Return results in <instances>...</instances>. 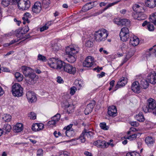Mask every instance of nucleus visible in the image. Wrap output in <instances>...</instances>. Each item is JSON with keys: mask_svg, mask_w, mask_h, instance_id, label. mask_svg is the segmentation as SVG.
<instances>
[{"mask_svg": "<svg viewBox=\"0 0 156 156\" xmlns=\"http://www.w3.org/2000/svg\"><path fill=\"white\" fill-rule=\"evenodd\" d=\"M79 51V48H70L68 47L66 49V52L68 57L66 58V60L69 62L73 63L76 60L75 55Z\"/></svg>", "mask_w": 156, "mask_h": 156, "instance_id": "nucleus-1", "label": "nucleus"}, {"mask_svg": "<svg viewBox=\"0 0 156 156\" xmlns=\"http://www.w3.org/2000/svg\"><path fill=\"white\" fill-rule=\"evenodd\" d=\"M94 39L97 41L100 42L104 41L108 36L107 31L104 29H102L96 31L94 33Z\"/></svg>", "mask_w": 156, "mask_h": 156, "instance_id": "nucleus-2", "label": "nucleus"}, {"mask_svg": "<svg viewBox=\"0 0 156 156\" xmlns=\"http://www.w3.org/2000/svg\"><path fill=\"white\" fill-rule=\"evenodd\" d=\"M156 106L155 101L152 98H150L147 100V105L144 106L143 107V109L145 113L150 112H152Z\"/></svg>", "mask_w": 156, "mask_h": 156, "instance_id": "nucleus-3", "label": "nucleus"}, {"mask_svg": "<svg viewBox=\"0 0 156 156\" xmlns=\"http://www.w3.org/2000/svg\"><path fill=\"white\" fill-rule=\"evenodd\" d=\"M12 92L14 96L20 97L23 95V88L19 84L16 83L12 86Z\"/></svg>", "mask_w": 156, "mask_h": 156, "instance_id": "nucleus-4", "label": "nucleus"}, {"mask_svg": "<svg viewBox=\"0 0 156 156\" xmlns=\"http://www.w3.org/2000/svg\"><path fill=\"white\" fill-rule=\"evenodd\" d=\"M62 62L58 59L52 58L49 59L48 64L51 68L60 69H61Z\"/></svg>", "mask_w": 156, "mask_h": 156, "instance_id": "nucleus-5", "label": "nucleus"}, {"mask_svg": "<svg viewBox=\"0 0 156 156\" xmlns=\"http://www.w3.org/2000/svg\"><path fill=\"white\" fill-rule=\"evenodd\" d=\"M61 67V69H60L61 70L70 74H74L76 72L75 67L69 64L63 62H62Z\"/></svg>", "mask_w": 156, "mask_h": 156, "instance_id": "nucleus-6", "label": "nucleus"}, {"mask_svg": "<svg viewBox=\"0 0 156 156\" xmlns=\"http://www.w3.org/2000/svg\"><path fill=\"white\" fill-rule=\"evenodd\" d=\"M22 10L28 9L30 6V2L29 0H20L17 6Z\"/></svg>", "mask_w": 156, "mask_h": 156, "instance_id": "nucleus-7", "label": "nucleus"}, {"mask_svg": "<svg viewBox=\"0 0 156 156\" xmlns=\"http://www.w3.org/2000/svg\"><path fill=\"white\" fill-rule=\"evenodd\" d=\"M113 21L114 23L119 26L124 25L129 27L130 25V21L126 19L115 18L114 19Z\"/></svg>", "mask_w": 156, "mask_h": 156, "instance_id": "nucleus-8", "label": "nucleus"}, {"mask_svg": "<svg viewBox=\"0 0 156 156\" xmlns=\"http://www.w3.org/2000/svg\"><path fill=\"white\" fill-rule=\"evenodd\" d=\"M42 9V5L41 3L39 2H37L32 8V11L36 14L39 13Z\"/></svg>", "mask_w": 156, "mask_h": 156, "instance_id": "nucleus-9", "label": "nucleus"}, {"mask_svg": "<svg viewBox=\"0 0 156 156\" xmlns=\"http://www.w3.org/2000/svg\"><path fill=\"white\" fill-rule=\"evenodd\" d=\"M26 96L28 101L31 102H34L37 100V98L35 93L31 91H28L26 94Z\"/></svg>", "mask_w": 156, "mask_h": 156, "instance_id": "nucleus-10", "label": "nucleus"}, {"mask_svg": "<svg viewBox=\"0 0 156 156\" xmlns=\"http://www.w3.org/2000/svg\"><path fill=\"white\" fill-rule=\"evenodd\" d=\"M153 72L148 74L147 79L149 83L152 84H155L156 83V73L154 71Z\"/></svg>", "mask_w": 156, "mask_h": 156, "instance_id": "nucleus-11", "label": "nucleus"}, {"mask_svg": "<svg viewBox=\"0 0 156 156\" xmlns=\"http://www.w3.org/2000/svg\"><path fill=\"white\" fill-rule=\"evenodd\" d=\"M131 88L132 91L135 93H139L141 92L140 87L138 82L136 81L132 84Z\"/></svg>", "mask_w": 156, "mask_h": 156, "instance_id": "nucleus-12", "label": "nucleus"}, {"mask_svg": "<svg viewBox=\"0 0 156 156\" xmlns=\"http://www.w3.org/2000/svg\"><path fill=\"white\" fill-rule=\"evenodd\" d=\"M95 104V102L93 101L91 103L87 105L84 110V113L86 115L89 114L92 111V110Z\"/></svg>", "mask_w": 156, "mask_h": 156, "instance_id": "nucleus-13", "label": "nucleus"}, {"mask_svg": "<svg viewBox=\"0 0 156 156\" xmlns=\"http://www.w3.org/2000/svg\"><path fill=\"white\" fill-rule=\"evenodd\" d=\"M146 57H156V44L149 49V51L146 54Z\"/></svg>", "mask_w": 156, "mask_h": 156, "instance_id": "nucleus-14", "label": "nucleus"}, {"mask_svg": "<svg viewBox=\"0 0 156 156\" xmlns=\"http://www.w3.org/2000/svg\"><path fill=\"white\" fill-rule=\"evenodd\" d=\"M117 110L115 106L112 105L109 107L108 108V113L110 116H115L116 115Z\"/></svg>", "mask_w": 156, "mask_h": 156, "instance_id": "nucleus-15", "label": "nucleus"}, {"mask_svg": "<svg viewBox=\"0 0 156 156\" xmlns=\"http://www.w3.org/2000/svg\"><path fill=\"white\" fill-rule=\"evenodd\" d=\"M127 83V81L126 79V78L124 77L121 78L118 82L117 84L116 85L115 87V89L114 90H116L117 89L119 88L120 87L124 86Z\"/></svg>", "mask_w": 156, "mask_h": 156, "instance_id": "nucleus-16", "label": "nucleus"}, {"mask_svg": "<svg viewBox=\"0 0 156 156\" xmlns=\"http://www.w3.org/2000/svg\"><path fill=\"white\" fill-rule=\"evenodd\" d=\"M22 70L25 76H28L32 72V69L30 67L25 66L22 67Z\"/></svg>", "mask_w": 156, "mask_h": 156, "instance_id": "nucleus-17", "label": "nucleus"}, {"mask_svg": "<svg viewBox=\"0 0 156 156\" xmlns=\"http://www.w3.org/2000/svg\"><path fill=\"white\" fill-rule=\"evenodd\" d=\"M36 75L35 73H33L32 72L27 77V80L29 84H33L35 82V77Z\"/></svg>", "mask_w": 156, "mask_h": 156, "instance_id": "nucleus-18", "label": "nucleus"}, {"mask_svg": "<svg viewBox=\"0 0 156 156\" xmlns=\"http://www.w3.org/2000/svg\"><path fill=\"white\" fill-rule=\"evenodd\" d=\"M139 43V39L136 36H134L132 37H130L129 41L130 45L133 46H136Z\"/></svg>", "mask_w": 156, "mask_h": 156, "instance_id": "nucleus-19", "label": "nucleus"}, {"mask_svg": "<svg viewBox=\"0 0 156 156\" xmlns=\"http://www.w3.org/2000/svg\"><path fill=\"white\" fill-rule=\"evenodd\" d=\"M94 145L96 146L97 147L101 148H105L106 145H105V140H98L94 142Z\"/></svg>", "mask_w": 156, "mask_h": 156, "instance_id": "nucleus-20", "label": "nucleus"}, {"mask_svg": "<svg viewBox=\"0 0 156 156\" xmlns=\"http://www.w3.org/2000/svg\"><path fill=\"white\" fill-rule=\"evenodd\" d=\"M145 142L148 146H152L155 143V139L153 137L148 136L146 138Z\"/></svg>", "mask_w": 156, "mask_h": 156, "instance_id": "nucleus-21", "label": "nucleus"}, {"mask_svg": "<svg viewBox=\"0 0 156 156\" xmlns=\"http://www.w3.org/2000/svg\"><path fill=\"white\" fill-rule=\"evenodd\" d=\"M23 125L21 123H17L13 128L14 132L19 133L21 132L23 129Z\"/></svg>", "mask_w": 156, "mask_h": 156, "instance_id": "nucleus-22", "label": "nucleus"}, {"mask_svg": "<svg viewBox=\"0 0 156 156\" xmlns=\"http://www.w3.org/2000/svg\"><path fill=\"white\" fill-rule=\"evenodd\" d=\"M145 4L148 7L153 8L156 6V0H147Z\"/></svg>", "mask_w": 156, "mask_h": 156, "instance_id": "nucleus-23", "label": "nucleus"}, {"mask_svg": "<svg viewBox=\"0 0 156 156\" xmlns=\"http://www.w3.org/2000/svg\"><path fill=\"white\" fill-rule=\"evenodd\" d=\"M141 87L143 89H146L149 86V82L146 79H143L140 80Z\"/></svg>", "mask_w": 156, "mask_h": 156, "instance_id": "nucleus-24", "label": "nucleus"}, {"mask_svg": "<svg viewBox=\"0 0 156 156\" xmlns=\"http://www.w3.org/2000/svg\"><path fill=\"white\" fill-rule=\"evenodd\" d=\"M118 2H114L112 3H110L108 4L105 8H104L103 10H102L101 11H99L98 12H96L95 13V16H97L98 15H99L100 14L102 13V12H103L105 11L107 9H108L109 8L111 7L113 5H114L116 4H117Z\"/></svg>", "mask_w": 156, "mask_h": 156, "instance_id": "nucleus-25", "label": "nucleus"}, {"mask_svg": "<svg viewBox=\"0 0 156 156\" xmlns=\"http://www.w3.org/2000/svg\"><path fill=\"white\" fill-rule=\"evenodd\" d=\"M133 11L136 12L141 13L142 12V8L140 5L135 4L133 6Z\"/></svg>", "mask_w": 156, "mask_h": 156, "instance_id": "nucleus-26", "label": "nucleus"}, {"mask_svg": "<svg viewBox=\"0 0 156 156\" xmlns=\"http://www.w3.org/2000/svg\"><path fill=\"white\" fill-rule=\"evenodd\" d=\"M94 133L93 132L90 131H87L85 130L82 133V135H84L85 137L91 138L93 137Z\"/></svg>", "mask_w": 156, "mask_h": 156, "instance_id": "nucleus-27", "label": "nucleus"}, {"mask_svg": "<svg viewBox=\"0 0 156 156\" xmlns=\"http://www.w3.org/2000/svg\"><path fill=\"white\" fill-rule=\"evenodd\" d=\"M119 36L121 40L123 42H126L127 41L129 37V34H125V33L124 34L122 33H120Z\"/></svg>", "mask_w": 156, "mask_h": 156, "instance_id": "nucleus-28", "label": "nucleus"}, {"mask_svg": "<svg viewBox=\"0 0 156 156\" xmlns=\"http://www.w3.org/2000/svg\"><path fill=\"white\" fill-rule=\"evenodd\" d=\"M136 119L138 121L140 122H143L145 119L142 112H140L138 114L136 115L135 116Z\"/></svg>", "mask_w": 156, "mask_h": 156, "instance_id": "nucleus-29", "label": "nucleus"}, {"mask_svg": "<svg viewBox=\"0 0 156 156\" xmlns=\"http://www.w3.org/2000/svg\"><path fill=\"white\" fill-rule=\"evenodd\" d=\"M11 129V127L10 125L7 124H5L2 129L3 133H6L9 132Z\"/></svg>", "mask_w": 156, "mask_h": 156, "instance_id": "nucleus-30", "label": "nucleus"}, {"mask_svg": "<svg viewBox=\"0 0 156 156\" xmlns=\"http://www.w3.org/2000/svg\"><path fill=\"white\" fill-rule=\"evenodd\" d=\"M15 77L18 82L22 81L23 79V76L19 72H16L15 74Z\"/></svg>", "mask_w": 156, "mask_h": 156, "instance_id": "nucleus-31", "label": "nucleus"}, {"mask_svg": "<svg viewBox=\"0 0 156 156\" xmlns=\"http://www.w3.org/2000/svg\"><path fill=\"white\" fill-rule=\"evenodd\" d=\"M150 21L156 26V13L152 14L149 18Z\"/></svg>", "mask_w": 156, "mask_h": 156, "instance_id": "nucleus-32", "label": "nucleus"}, {"mask_svg": "<svg viewBox=\"0 0 156 156\" xmlns=\"http://www.w3.org/2000/svg\"><path fill=\"white\" fill-rule=\"evenodd\" d=\"M93 8V6L89 3L86 4L82 8V9L84 11H87Z\"/></svg>", "mask_w": 156, "mask_h": 156, "instance_id": "nucleus-33", "label": "nucleus"}, {"mask_svg": "<svg viewBox=\"0 0 156 156\" xmlns=\"http://www.w3.org/2000/svg\"><path fill=\"white\" fill-rule=\"evenodd\" d=\"M50 3V0H43L42 1V6L45 9L48 8Z\"/></svg>", "mask_w": 156, "mask_h": 156, "instance_id": "nucleus-34", "label": "nucleus"}, {"mask_svg": "<svg viewBox=\"0 0 156 156\" xmlns=\"http://www.w3.org/2000/svg\"><path fill=\"white\" fill-rule=\"evenodd\" d=\"M24 34H25L22 33V31H20L18 30L16 36L17 38H19V40H21L24 38Z\"/></svg>", "mask_w": 156, "mask_h": 156, "instance_id": "nucleus-35", "label": "nucleus"}, {"mask_svg": "<svg viewBox=\"0 0 156 156\" xmlns=\"http://www.w3.org/2000/svg\"><path fill=\"white\" fill-rule=\"evenodd\" d=\"M11 119V116L8 114L4 115L2 117L3 120L5 122H9L10 121Z\"/></svg>", "mask_w": 156, "mask_h": 156, "instance_id": "nucleus-36", "label": "nucleus"}, {"mask_svg": "<svg viewBox=\"0 0 156 156\" xmlns=\"http://www.w3.org/2000/svg\"><path fill=\"white\" fill-rule=\"evenodd\" d=\"M1 3L4 7H7L9 5H11V0H2Z\"/></svg>", "mask_w": 156, "mask_h": 156, "instance_id": "nucleus-37", "label": "nucleus"}, {"mask_svg": "<svg viewBox=\"0 0 156 156\" xmlns=\"http://www.w3.org/2000/svg\"><path fill=\"white\" fill-rule=\"evenodd\" d=\"M140 135L139 133H137L136 134H132L128 136L126 139L130 140H132L135 139L137 136H139Z\"/></svg>", "mask_w": 156, "mask_h": 156, "instance_id": "nucleus-38", "label": "nucleus"}, {"mask_svg": "<svg viewBox=\"0 0 156 156\" xmlns=\"http://www.w3.org/2000/svg\"><path fill=\"white\" fill-rule=\"evenodd\" d=\"M100 126L102 129L105 130H108L109 128L108 126H106V123L105 122L101 123Z\"/></svg>", "mask_w": 156, "mask_h": 156, "instance_id": "nucleus-39", "label": "nucleus"}, {"mask_svg": "<svg viewBox=\"0 0 156 156\" xmlns=\"http://www.w3.org/2000/svg\"><path fill=\"white\" fill-rule=\"evenodd\" d=\"M60 117V114L58 113L55 115L53 117L51 118V119L55 121V122L56 123L59 120Z\"/></svg>", "mask_w": 156, "mask_h": 156, "instance_id": "nucleus-40", "label": "nucleus"}, {"mask_svg": "<svg viewBox=\"0 0 156 156\" xmlns=\"http://www.w3.org/2000/svg\"><path fill=\"white\" fill-rule=\"evenodd\" d=\"M120 33H122L123 34L125 33V34H129V30L127 27H124L121 29Z\"/></svg>", "mask_w": 156, "mask_h": 156, "instance_id": "nucleus-41", "label": "nucleus"}, {"mask_svg": "<svg viewBox=\"0 0 156 156\" xmlns=\"http://www.w3.org/2000/svg\"><path fill=\"white\" fill-rule=\"evenodd\" d=\"M29 30V29L28 26L25 27L23 28L19 29L18 30L20 31H22V33L25 34L27 33Z\"/></svg>", "mask_w": 156, "mask_h": 156, "instance_id": "nucleus-42", "label": "nucleus"}, {"mask_svg": "<svg viewBox=\"0 0 156 156\" xmlns=\"http://www.w3.org/2000/svg\"><path fill=\"white\" fill-rule=\"evenodd\" d=\"M141 156L140 154L139 153L137 152H132L128 153L126 154V156Z\"/></svg>", "mask_w": 156, "mask_h": 156, "instance_id": "nucleus-43", "label": "nucleus"}, {"mask_svg": "<svg viewBox=\"0 0 156 156\" xmlns=\"http://www.w3.org/2000/svg\"><path fill=\"white\" fill-rule=\"evenodd\" d=\"M141 156L140 154L139 153L137 152H132L128 153L126 154V156Z\"/></svg>", "mask_w": 156, "mask_h": 156, "instance_id": "nucleus-44", "label": "nucleus"}, {"mask_svg": "<svg viewBox=\"0 0 156 156\" xmlns=\"http://www.w3.org/2000/svg\"><path fill=\"white\" fill-rule=\"evenodd\" d=\"M85 44L87 47H91L93 46V43L91 41L88 40L85 42Z\"/></svg>", "mask_w": 156, "mask_h": 156, "instance_id": "nucleus-45", "label": "nucleus"}, {"mask_svg": "<svg viewBox=\"0 0 156 156\" xmlns=\"http://www.w3.org/2000/svg\"><path fill=\"white\" fill-rule=\"evenodd\" d=\"M38 125L37 123L33 124L32 126V130L35 132L39 131V127L38 126Z\"/></svg>", "mask_w": 156, "mask_h": 156, "instance_id": "nucleus-46", "label": "nucleus"}, {"mask_svg": "<svg viewBox=\"0 0 156 156\" xmlns=\"http://www.w3.org/2000/svg\"><path fill=\"white\" fill-rule=\"evenodd\" d=\"M83 65L84 66L89 67L92 66L93 63L85 60L83 63Z\"/></svg>", "mask_w": 156, "mask_h": 156, "instance_id": "nucleus-47", "label": "nucleus"}, {"mask_svg": "<svg viewBox=\"0 0 156 156\" xmlns=\"http://www.w3.org/2000/svg\"><path fill=\"white\" fill-rule=\"evenodd\" d=\"M113 141V140L112 139L110 140L108 142H106L105 141V145H106L105 148L108 147L109 145H110L112 147H113L115 145V144L112 143H111V142Z\"/></svg>", "mask_w": 156, "mask_h": 156, "instance_id": "nucleus-48", "label": "nucleus"}, {"mask_svg": "<svg viewBox=\"0 0 156 156\" xmlns=\"http://www.w3.org/2000/svg\"><path fill=\"white\" fill-rule=\"evenodd\" d=\"M81 81L76 80L75 82V84L76 86L77 87L78 89H80L81 87L82 86L83 84H81Z\"/></svg>", "mask_w": 156, "mask_h": 156, "instance_id": "nucleus-49", "label": "nucleus"}, {"mask_svg": "<svg viewBox=\"0 0 156 156\" xmlns=\"http://www.w3.org/2000/svg\"><path fill=\"white\" fill-rule=\"evenodd\" d=\"M28 117L30 118V119L34 120L36 118V115L34 112H31L29 114Z\"/></svg>", "mask_w": 156, "mask_h": 156, "instance_id": "nucleus-50", "label": "nucleus"}, {"mask_svg": "<svg viewBox=\"0 0 156 156\" xmlns=\"http://www.w3.org/2000/svg\"><path fill=\"white\" fill-rule=\"evenodd\" d=\"M37 59L43 62H45L46 61V57L40 54L38 55Z\"/></svg>", "mask_w": 156, "mask_h": 156, "instance_id": "nucleus-51", "label": "nucleus"}, {"mask_svg": "<svg viewBox=\"0 0 156 156\" xmlns=\"http://www.w3.org/2000/svg\"><path fill=\"white\" fill-rule=\"evenodd\" d=\"M73 126V124H70L67 126L66 127H65L64 128V129L66 130V131H73V129L72 127Z\"/></svg>", "mask_w": 156, "mask_h": 156, "instance_id": "nucleus-52", "label": "nucleus"}, {"mask_svg": "<svg viewBox=\"0 0 156 156\" xmlns=\"http://www.w3.org/2000/svg\"><path fill=\"white\" fill-rule=\"evenodd\" d=\"M94 58L91 56H88L85 59V60L93 63L94 62Z\"/></svg>", "mask_w": 156, "mask_h": 156, "instance_id": "nucleus-53", "label": "nucleus"}, {"mask_svg": "<svg viewBox=\"0 0 156 156\" xmlns=\"http://www.w3.org/2000/svg\"><path fill=\"white\" fill-rule=\"evenodd\" d=\"M63 106H64L65 108H68L69 107H73V105H69L68 102L67 101H65L63 103Z\"/></svg>", "mask_w": 156, "mask_h": 156, "instance_id": "nucleus-54", "label": "nucleus"}, {"mask_svg": "<svg viewBox=\"0 0 156 156\" xmlns=\"http://www.w3.org/2000/svg\"><path fill=\"white\" fill-rule=\"evenodd\" d=\"M20 0H11V5H17L18 6L19 2Z\"/></svg>", "mask_w": 156, "mask_h": 156, "instance_id": "nucleus-55", "label": "nucleus"}, {"mask_svg": "<svg viewBox=\"0 0 156 156\" xmlns=\"http://www.w3.org/2000/svg\"><path fill=\"white\" fill-rule=\"evenodd\" d=\"M76 90V87H73L70 89V94L71 95H73Z\"/></svg>", "mask_w": 156, "mask_h": 156, "instance_id": "nucleus-56", "label": "nucleus"}, {"mask_svg": "<svg viewBox=\"0 0 156 156\" xmlns=\"http://www.w3.org/2000/svg\"><path fill=\"white\" fill-rule=\"evenodd\" d=\"M148 29L150 31H153L154 30V26L152 24H151L149 23L147 26Z\"/></svg>", "mask_w": 156, "mask_h": 156, "instance_id": "nucleus-57", "label": "nucleus"}, {"mask_svg": "<svg viewBox=\"0 0 156 156\" xmlns=\"http://www.w3.org/2000/svg\"><path fill=\"white\" fill-rule=\"evenodd\" d=\"M86 137L84 135H82V133L81 134L79 140L82 143H84L86 140Z\"/></svg>", "mask_w": 156, "mask_h": 156, "instance_id": "nucleus-58", "label": "nucleus"}, {"mask_svg": "<svg viewBox=\"0 0 156 156\" xmlns=\"http://www.w3.org/2000/svg\"><path fill=\"white\" fill-rule=\"evenodd\" d=\"M140 13L136 12V13H134L133 14V18L135 19H137V20H139V15H140Z\"/></svg>", "mask_w": 156, "mask_h": 156, "instance_id": "nucleus-59", "label": "nucleus"}, {"mask_svg": "<svg viewBox=\"0 0 156 156\" xmlns=\"http://www.w3.org/2000/svg\"><path fill=\"white\" fill-rule=\"evenodd\" d=\"M43 151L42 149H38L37 152V156H43Z\"/></svg>", "mask_w": 156, "mask_h": 156, "instance_id": "nucleus-60", "label": "nucleus"}, {"mask_svg": "<svg viewBox=\"0 0 156 156\" xmlns=\"http://www.w3.org/2000/svg\"><path fill=\"white\" fill-rule=\"evenodd\" d=\"M73 132V131H66L65 132L66 135L68 137H71L72 135V133Z\"/></svg>", "mask_w": 156, "mask_h": 156, "instance_id": "nucleus-61", "label": "nucleus"}, {"mask_svg": "<svg viewBox=\"0 0 156 156\" xmlns=\"http://www.w3.org/2000/svg\"><path fill=\"white\" fill-rule=\"evenodd\" d=\"M130 124L132 126L136 127L138 126L139 125L138 122L136 121L131 122Z\"/></svg>", "mask_w": 156, "mask_h": 156, "instance_id": "nucleus-62", "label": "nucleus"}, {"mask_svg": "<svg viewBox=\"0 0 156 156\" xmlns=\"http://www.w3.org/2000/svg\"><path fill=\"white\" fill-rule=\"evenodd\" d=\"M140 15L139 16V20H144L146 18V16L144 14H141L140 13Z\"/></svg>", "mask_w": 156, "mask_h": 156, "instance_id": "nucleus-63", "label": "nucleus"}, {"mask_svg": "<svg viewBox=\"0 0 156 156\" xmlns=\"http://www.w3.org/2000/svg\"><path fill=\"white\" fill-rule=\"evenodd\" d=\"M56 123V122L54 121L51 119V120L49 121L48 122L47 125L48 126L51 125H55Z\"/></svg>", "mask_w": 156, "mask_h": 156, "instance_id": "nucleus-64", "label": "nucleus"}]
</instances>
